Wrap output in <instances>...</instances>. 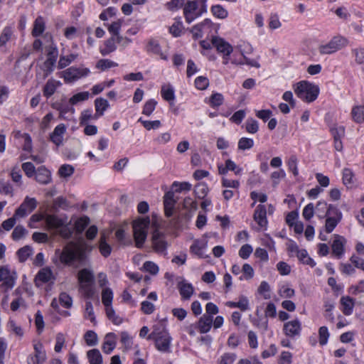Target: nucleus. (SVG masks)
<instances>
[{
  "mask_svg": "<svg viewBox=\"0 0 364 364\" xmlns=\"http://www.w3.org/2000/svg\"><path fill=\"white\" fill-rule=\"evenodd\" d=\"M74 221L73 228H87L90 222L89 217L82 215L76 219H72ZM44 223L46 228H68L71 220H69L68 217L65 215H48L43 213H37L33 214L30 218L31 223ZM31 224H30V226Z\"/></svg>",
  "mask_w": 364,
  "mask_h": 364,
  "instance_id": "f257e3e1",
  "label": "nucleus"
},
{
  "mask_svg": "<svg viewBox=\"0 0 364 364\" xmlns=\"http://www.w3.org/2000/svg\"><path fill=\"white\" fill-rule=\"evenodd\" d=\"M293 87L296 95L308 103L316 100L319 94L318 85L304 80L294 85Z\"/></svg>",
  "mask_w": 364,
  "mask_h": 364,
  "instance_id": "f03ea898",
  "label": "nucleus"
},
{
  "mask_svg": "<svg viewBox=\"0 0 364 364\" xmlns=\"http://www.w3.org/2000/svg\"><path fill=\"white\" fill-rule=\"evenodd\" d=\"M56 233L59 234L63 239L68 240L73 237L75 233L76 237H79L80 250L85 251V253L90 252L94 246L88 244L82 236L85 229H54Z\"/></svg>",
  "mask_w": 364,
  "mask_h": 364,
  "instance_id": "7ed1b4c3",
  "label": "nucleus"
},
{
  "mask_svg": "<svg viewBox=\"0 0 364 364\" xmlns=\"http://www.w3.org/2000/svg\"><path fill=\"white\" fill-rule=\"evenodd\" d=\"M348 40L342 36H333L326 44L318 47V52L321 55H330L347 46Z\"/></svg>",
  "mask_w": 364,
  "mask_h": 364,
  "instance_id": "20e7f679",
  "label": "nucleus"
},
{
  "mask_svg": "<svg viewBox=\"0 0 364 364\" xmlns=\"http://www.w3.org/2000/svg\"><path fill=\"white\" fill-rule=\"evenodd\" d=\"M147 338L155 341L156 348L159 351H169L171 338L166 332L156 333L153 331Z\"/></svg>",
  "mask_w": 364,
  "mask_h": 364,
  "instance_id": "39448f33",
  "label": "nucleus"
},
{
  "mask_svg": "<svg viewBox=\"0 0 364 364\" xmlns=\"http://www.w3.org/2000/svg\"><path fill=\"white\" fill-rule=\"evenodd\" d=\"M90 73V70L87 68L73 66L63 72V77L65 83H71L87 76Z\"/></svg>",
  "mask_w": 364,
  "mask_h": 364,
  "instance_id": "423d86ee",
  "label": "nucleus"
},
{
  "mask_svg": "<svg viewBox=\"0 0 364 364\" xmlns=\"http://www.w3.org/2000/svg\"><path fill=\"white\" fill-rule=\"evenodd\" d=\"M55 256H58L60 262L65 265L72 266L77 261V252L69 245H65L63 250H55Z\"/></svg>",
  "mask_w": 364,
  "mask_h": 364,
  "instance_id": "0eeeda50",
  "label": "nucleus"
},
{
  "mask_svg": "<svg viewBox=\"0 0 364 364\" xmlns=\"http://www.w3.org/2000/svg\"><path fill=\"white\" fill-rule=\"evenodd\" d=\"M160 229H154L151 235V242L155 252H164L167 249V242L165 240V234L159 231Z\"/></svg>",
  "mask_w": 364,
  "mask_h": 364,
  "instance_id": "6e6552de",
  "label": "nucleus"
},
{
  "mask_svg": "<svg viewBox=\"0 0 364 364\" xmlns=\"http://www.w3.org/2000/svg\"><path fill=\"white\" fill-rule=\"evenodd\" d=\"M327 217L325 228H336L342 218L341 213L333 205H329L326 213Z\"/></svg>",
  "mask_w": 364,
  "mask_h": 364,
  "instance_id": "1a4fd4ad",
  "label": "nucleus"
},
{
  "mask_svg": "<svg viewBox=\"0 0 364 364\" xmlns=\"http://www.w3.org/2000/svg\"><path fill=\"white\" fill-rule=\"evenodd\" d=\"M197 4L193 1H188L183 8V14L187 23H191L197 17L201 15L200 11H197Z\"/></svg>",
  "mask_w": 364,
  "mask_h": 364,
  "instance_id": "9d476101",
  "label": "nucleus"
},
{
  "mask_svg": "<svg viewBox=\"0 0 364 364\" xmlns=\"http://www.w3.org/2000/svg\"><path fill=\"white\" fill-rule=\"evenodd\" d=\"M66 129V126L64 124L56 126L53 132L50 134L49 139L50 141L58 147L62 146Z\"/></svg>",
  "mask_w": 364,
  "mask_h": 364,
  "instance_id": "9b49d317",
  "label": "nucleus"
},
{
  "mask_svg": "<svg viewBox=\"0 0 364 364\" xmlns=\"http://www.w3.org/2000/svg\"><path fill=\"white\" fill-rule=\"evenodd\" d=\"M284 333L289 337L299 336L301 331V324L298 318L288 321L284 324Z\"/></svg>",
  "mask_w": 364,
  "mask_h": 364,
  "instance_id": "f8f14e48",
  "label": "nucleus"
},
{
  "mask_svg": "<svg viewBox=\"0 0 364 364\" xmlns=\"http://www.w3.org/2000/svg\"><path fill=\"white\" fill-rule=\"evenodd\" d=\"M212 44L216 48L218 52L223 55H230L233 51L232 46L223 38L213 37Z\"/></svg>",
  "mask_w": 364,
  "mask_h": 364,
  "instance_id": "ddd939ff",
  "label": "nucleus"
},
{
  "mask_svg": "<svg viewBox=\"0 0 364 364\" xmlns=\"http://www.w3.org/2000/svg\"><path fill=\"white\" fill-rule=\"evenodd\" d=\"M35 179L41 184H48L52 181L51 173L46 166H41L36 169Z\"/></svg>",
  "mask_w": 364,
  "mask_h": 364,
  "instance_id": "4468645a",
  "label": "nucleus"
},
{
  "mask_svg": "<svg viewBox=\"0 0 364 364\" xmlns=\"http://www.w3.org/2000/svg\"><path fill=\"white\" fill-rule=\"evenodd\" d=\"M176 201L173 191H168L164 196V206L165 215L170 218L173 215Z\"/></svg>",
  "mask_w": 364,
  "mask_h": 364,
  "instance_id": "2eb2a0df",
  "label": "nucleus"
},
{
  "mask_svg": "<svg viewBox=\"0 0 364 364\" xmlns=\"http://www.w3.org/2000/svg\"><path fill=\"white\" fill-rule=\"evenodd\" d=\"M46 50L47 59L44 64L48 69L53 70V67L55 64L58 58V50L57 47L53 43L46 48Z\"/></svg>",
  "mask_w": 364,
  "mask_h": 364,
  "instance_id": "dca6fc26",
  "label": "nucleus"
},
{
  "mask_svg": "<svg viewBox=\"0 0 364 364\" xmlns=\"http://www.w3.org/2000/svg\"><path fill=\"white\" fill-rule=\"evenodd\" d=\"M117 39L116 36H111L105 41L103 46L100 48V53L103 56L109 55L117 50Z\"/></svg>",
  "mask_w": 364,
  "mask_h": 364,
  "instance_id": "f3484780",
  "label": "nucleus"
},
{
  "mask_svg": "<svg viewBox=\"0 0 364 364\" xmlns=\"http://www.w3.org/2000/svg\"><path fill=\"white\" fill-rule=\"evenodd\" d=\"M254 218L260 228L267 226V209L264 205H257L254 213Z\"/></svg>",
  "mask_w": 364,
  "mask_h": 364,
  "instance_id": "a211bd4d",
  "label": "nucleus"
},
{
  "mask_svg": "<svg viewBox=\"0 0 364 364\" xmlns=\"http://www.w3.org/2000/svg\"><path fill=\"white\" fill-rule=\"evenodd\" d=\"M213 318L212 316L203 314L198 320L196 328L200 333H208L213 326Z\"/></svg>",
  "mask_w": 364,
  "mask_h": 364,
  "instance_id": "6ab92c4d",
  "label": "nucleus"
},
{
  "mask_svg": "<svg viewBox=\"0 0 364 364\" xmlns=\"http://www.w3.org/2000/svg\"><path fill=\"white\" fill-rule=\"evenodd\" d=\"M78 281L81 285H94L95 277L93 272L88 269H82L78 272Z\"/></svg>",
  "mask_w": 364,
  "mask_h": 364,
  "instance_id": "aec40b11",
  "label": "nucleus"
},
{
  "mask_svg": "<svg viewBox=\"0 0 364 364\" xmlns=\"http://www.w3.org/2000/svg\"><path fill=\"white\" fill-rule=\"evenodd\" d=\"M0 282H4L3 285L9 289L14 286V278L10 274V270L6 266L0 267Z\"/></svg>",
  "mask_w": 364,
  "mask_h": 364,
  "instance_id": "412c9836",
  "label": "nucleus"
},
{
  "mask_svg": "<svg viewBox=\"0 0 364 364\" xmlns=\"http://www.w3.org/2000/svg\"><path fill=\"white\" fill-rule=\"evenodd\" d=\"M179 293L184 300L189 299L193 294L194 289L191 284L186 282L184 280L179 282L177 284Z\"/></svg>",
  "mask_w": 364,
  "mask_h": 364,
  "instance_id": "4be33fe9",
  "label": "nucleus"
},
{
  "mask_svg": "<svg viewBox=\"0 0 364 364\" xmlns=\"http://www.w3.org/2000/svg\"><path fill=\"white\" fill-rule=\"evenodd\" d=\"M146 51L159 55L163 60H166L168 59L167 55L162 52L159 41L156 39L151 38L149 41L146 46Z\"/></svg>",
  "mask_w": 364,
  "mask_h": 364,
  "instance_id": "5701e85b",
  "label": "nucleus"
},
{
  "mask_svg": "<svg viewBox=\"0 0 364 364\" xmlns=\"http://www.w3.org/2000/svg\"><path fill=\"white\" fill-rule=\"evenodd\" d=\"M147 235V229H133V237L136 247L141 248L143 247L146 240Z\"/></svg>",
  "mask_w": 364,
  "mask_h": 364,
  "instance_id": "b1692460",
  "label": "nucleus"
},
{
  "mask_svg": "<svg viewBox=\"0 0 364 364\" xmlns=\"http://www.w3.org/2000/svg\"><path fill=\"white\" fill-rule=\"evenodd\" d=\"M46 29V22L43 16H38L33 22L31 34L33 37H38L43 34Z\"/></svg>",
  "mask_w": 364,
  "mask_h": 364,
  "instance_id": "393cba45",
  "label": "nucleus"
},
{
  "mask_svg": "<svg viewBox=\"0 0 364 364\" xmlns=\"http://www.w3.org/2000/svg\"><path fill=\"white\" fill-rule=\"evenodd\" d=\"M344 238L341 236L336 235L332 244V251L333 253L337 257V258L340 259L343 253V240Z\"/></svg>",
  "mask_w": 364,
  "mask_h": 364,
  "instance_id": "a878e982",
  "label": "nucleus"
},
{
  "mask_svg": "<svg viewBox=\"0 0 364 364\" xmlns=\"http://www.w3.org/2000/svg\"><path fill=\"white\" fill-rule=\"evenodd\" d=\"M53 277V272L49 267L41 269L35 277V283L36 286H39L38 281L43 283L48 282Z\"/></svg>",
  "mask_w": 364,
  "mask_h": 364,
  "instance_id": "bb28decb",
  "label": "nucleus"
},
{
  "mask_svg": "<svg viewBox=\"0 0 364 364\" xmlns=\"http://www.w3.org/2000/svg\"><path fill=\"white\" fill-rule=\"evenodd\" d=\"M341 304L343 306V313L346 316L350 315L354 307L355 299L348 296H342Z\"/></svg>",
  "mask_w": 364,
  "mask_h": 364,
  "instance_id": "cd10ccee",
  "label": "nucleus"
},
{
  "mask_svg": "<svg viewBox=\"0 0 364 364\" xmlns=\"http://www.w3.org/2000/svg\"><path fill=\"white\" fill-rule=\"evenodd\" d=\"M87 357L90 364H102L103 359L100 350L93 348L87 352Z\"/></svg>",
  "mask_w": 364,
  "mask_h": 364,
  "instance_id": "c85d7f7f",
  "label": "nucleus"
},
{
  "mask_svg": "<svg viewBox=\"0 0 364 364\" xmlns=\"http://www.w3.org/2000/svg\"><path fill=\"white\" fill-rule=\"evenodd\" d=\"M108 338H116L114 333H108L105 336V341L102 345V350L106 354H110L116 347V342L114 341L107 340Z\"/></svg>",
  "mask_w": 364,
  "mask_h": 364,
  "instance_id": "c756f323",
  "label": "nucleus"
},
{
  "mask_svg": "<svg viewBox=\"0 0 364 364\" xmlns=\"http://www.w3.org/2000/svg\"><path fill=\"white\" fill-rule=\"evenodd\" d=\"M109 102L107 100L100 97L95 100L96 114L100 117L104 114V112L108 108Z\"/></svg>",
  "mask_w": 364,
  "mask_h": 364,
  "instance_id": "7c9ffc66",
  "label": "nucleus"
},
{
  "mask_svg": "<svg viewBox=\"0 0 364 364\" xmlns=\"http://www.w3.org/2000/svg\"><path fill=\"white\" fill-rule=\"evenodd\" d=\"M99 249L100 253L105 257H107L111 254L112 247L106 241V235L105 232L101 234Z\"/></svg>",
  "mask_w": 364,
  "mask_h": 364,
  "instance_id": "2f4dec72",
  "label": "nucleus"
},
{
  "mask_svg": "<svg viewBox=\"0 0 364 364\" xmlns=\"http://www.w3.org/2000/svg\"><path fill=\"white\" fill-rule=\"evenodd\" d=\"M99 117L96 114H92V110L91 109H85L81 112L80 117V124L83 126L84 124H87L91 120H97Z\"/></svg>",
  "mask_w": 364,
  "mask_h": 364,
  "instance_id": "473e14b6",
  "label": "nucleus"
},
{
  "mask_svg": "<svg viewBox=\"0 0 364 364\" xmlns=\"http://www.w3.org/2000/svg\"><path fill=\"white\" fill-rule=\"evenodd\" d=\"M161 94L166 101L173 102L175 100L174 90L171 85H162Z\"/></svg>",
  "mask_w": 364,
  "mask_h": 364,
  "instance_id": "72a5a7b5",
  "label": "nucleus"
},
{
  "mask_svg": "<svg viewBox=\"0 0 364 364\" xmlns=\"http://www.w3.org/2000/svg\"><path fill=\"white\" fill-rule=\"evenodd\" d=\"M352 117L356 123L364 122V105L355 106L351 112Z\"/></svg>",
  "mask_w": 364,
  "mask_h": 364,
  "instance_id": "f704fd0d",
  "label": "nucleus"
},
{
  "mask_svg": "<svg viewBox=\"0 0 364 364\" xmlns=\"http://www.w3.org/2000/svg\"><path fill=\"white\" fill-rule=\"evenodd\" d=\"M78 57V54L77 53H71L68 55H61L60 57L58 67L59 69H63L68 66L71 63H73L75 59Z\"/></svg>",
  "mask_w": 364,
  "mask_h": 364,
  "instance_id": "c9c22d12",
  "label": "nucleus"
},
{
  "mask_svg": "<svg viewBox=\"0 0 364 364\" xmlns=\"http://www.w3.org/2000/svg\"><path fill=\"white\" fill-rule=\"evenodd\" d=\"M150 223L149 216H138L132 221V228H149Z\"/></svg>",
  "mask_w": 364,
  "mask_h": 364,
  "instance_id": "e433bc0d",
  "label": "nucleus"
},
{
  "mask_svg": "<svg viewBox=\"0 0 364 364\" xmlns=\"http://www.w3.org/2000/svg\"><path fill=\"white\" fill-rule=\"evenodd\" d=\"M299 218V213L296 210H293L289 213L286 217V223L290 227L293 228H303V224L300 223L297 225V220Z\"/></svg>",
  "mask_w": 364,
  "mask_h": 364,
  "instance_id": "4c0bfd02",
  "label": "nucleus"
},
{
  "mask_svg": "<svg viewBox=\"0 0 364 364\" xmlns=\"http://www.w3.org/2000/svg\"><path fill=\"white\" fill-rule=\"evenodd\" d=\"M70 207L69 201L63 196L57 197L54 199L53 203V209L55 210L61 208L63 210H68Z\"/></svg>",
  "mask_w": 364,
  "mask_h": 364,
  "instance_id": "58836bf2",
  "label": "nucleus"
},
{
  "mask_svg": "<svg viewBox=\"0 0 364 364\" xmlns=\"http://www.w3.org/2000/svg\"><path fill=\"white\" fill-rule=\"evenodd\" d=\"M33 254V249L29 245L20 248L16 255L20 262H24Z\"/></svg>",
  "mask_w": 364,
  "mask_h": 364,
  "instance_id": "ea45409f",
  "label": "nucleus"
},
{
  "mask_svg": "<svg viewBox=\"0 0 364 364\" xmlns=\"http://www.w3.org/2000/svg\"><path fill=\"white\" fill-rule=\"evenodd\" d=\"M241 54L243 57L242 59L237 60V59L234 58L232 60V63L235 64V65L247 64L250 66L255 67L257 68H260V64L256 60L247 58L246 56L244 55L242 52L241 53Z\"/></svg>",
  "mask_w": 364,
  "mask_h": 364,
  "instance_id": "a19ab883",
  "label": "nucleus"
},
{
  "mask_svg": "<svg viewBox=\"0 0 364 364\" xmlns=\"http://www.w3.org/2000/svg\"><path fill=\"white\" fill-rule=\"evenodd\" d=\"M343 183L348 188L351 187L354 183V174L350 168H344L343 171Z\"/></svg>",
  "mask_w": 364,
  "mask_h": 364,
  "instance_id": "79ce46f5",
  "label": "nucleus"
},
{
  "mask_svg": "<svg viewBox=\"0 0 364 364\" xmlns=\"http://www.w3.org/2000/svg\"><path fill=\"white\" fill-rule=\"evenodd\" d=\"M102 303L106 308L112 306L113 292L110 288H105L102 292Z\"/></svg>",
  "mask_w": 364,
  "mask_h": 364,
  "instance_id": "37998d69",
  "label": "nucleus"
},
{
  "mask_svg": "<svg viewBox=\"0 0 364 364\" xmlns=\"http://www.w3.org/2000/svg\"><path fill=\"white\" fill-rule=\"evenodd\" d=\"M198 242H200L199 240H194L193 243L190 247V251L191 253L197 255L198 257L203 258L204 255L203 250L205 247V242H203L201 245H198Z\"/></svg>",
  "mask_w": 364,
  "mask_h": 364,
  "instance_id": "c03bdc74",
  "label": "nucleus"
},
{
  "mask_svg": "<svg viewBox=\"0 0 364 364\" xmlns=\"http://www.w3.org/2000/svg\"><path fill=\"white\" fill-rule=\"evenodd\" d=\"M84 339L89 346H95L98 343L97 334L92 330H89L85 333Z\"/></svg>",
  "mask_w": 364,
  "mask_h": 364,
  "instance_id": "a18cd8bd",
  "label": "nucleus"
},
{
  "mask_svg": "<svg viewBox=\"0 0 364 364\" xmlns=\"http://www.w3.org/2000/svg\"><path fill=\"white\" fill-rule=\"evenodd\" d=\"M211 12L214 16L221 19L225 18L228 15V11L219 4L213 6Z\"/></svg>",
  "mask_w": 364,
  "mask_h": 364,
  "instance_id": "49530a36",
  "label": "nucleus"
},
{
  "mask_svg": "<svg viewBox=\"0 0 364 364\" xmlns=\"http://www.w3.org/2000/svg\"><path fill=\"white\" fill-rule=\"evenodd\" d=\"M10 176L12 179V181L16 183L18 186H21L22 185V174H21V170L18 167V166H15L12 168Z\"/></svg>",
  "mask_w": 364,
  "mask_h": 364,
  "instance_id": "de8ad7c7",
  "label": "nucleus"
},
{
  "mask_svg": "<svg viewBox=\"0 0 364 364\" xmlns=\"http://www.w3.org/2000/svg\"><path fill=\"white\" fill-rule=\"evenodd\" d=\"M13 35V29L11 26L5 27L0 35V46H5Z\"/></svg>",
  "mask_w": 364,
  "mask_h": 364,
  "instance_id": "09e8293b",
  "label": "nucleus"
},
{
  "mask_svg": "<svg viewBox=\"0 0 364 364\" xmlns=\"http://www.w3.org/2000/svg\"><path fill=\"white\" fill-rule=\"evenodd\" d=\"M122 25V20L121 19H118L117 21L112 23L110 25H108L107 29L109 33L112 34L111 36H116V38H117L119 36H120L119 32Z\"/></svg>",
  "mask_w": 364,
  "mask_h": 364,
  "instance_id": "8fccbe9b",
  "label": "nucleus"
},
{
  "mask_svg": "<svg viewBox=\"0 0 364 364\" xmlns=\"http://www.w3.org/2000/svg\"><path fill=\"white\" fill-rule=\"evenodd\" d=\"M117 240L124 246L132 245V240L130 237H126L124 229H117L115 233Z\"/></svg>",
  "mask_w": 364,
  "mask_h": 364,
  "instance_id": "3c124183",
  "label": "nucleus"
},
{
  "mask_svg": "<svg viewBox=\"0 0 364 364\" xmlns=\"http://www.w3.org/2000/svg\"><path fill=\"white\" fill-rule=\"evenodd\" d=\"M118 64L111 60L109 59H101L97 61L96 64V68L104 71L107 69L117 67Z\"/></svg>",
  "mask_w": 364,
  "mask_h": 364,
  "instance_id": "603ef678",
  "label": "nucleus"
},
{
  "mask_svg": "<svg viewBox=\"0 0 364 364\" xmlns=\"http://www.w3.org/2000/svg\"><path fill=\"white\" fill-rule=\"evenodd\" d=\"M90 93L88 92H81L74 95L69 100V103L71 105H76L77 103L88 100Z\"/></svg>",
  "mask_w": 364,
  "mask_h": 364,
  "instance_id": "864d4df0",
  "label": "nucleus"
},
{
  "mask_svg": "<svg viewBox=\"0 0 364 364\" xmlns=\"http://www.w3.org/2000/svg\"><path fill=\"white\" fill-rule=\"evenodd\" d=\"M56 88L57 85L55 81L51 80H48L43 88L44 96L48 98L50 97L55 93Z\"/></svg>",
  "mask_w": 364,
  "mask_h": 364,
  "instance_id": "5fc2aeb1",
  "label": "nucleus"
},
{
  "mask_svg": "<svg viewBox=\"0 0 364 364\" xmlns=\"http://www.w3.org/2000/svg\"><path fill=\"white\" fill-rule=\"evenodd\" d=\"M37 204L38 203L35 198L26 196L21 205L31 213L37 207Z\"/></svg>",
  "mask_w": 364,
  "mask_h": 364,
  "instance_id": "6e6d98bb",
  "label": "nucleus"
},
{
  "mask_svg": "<svg viewBox=\"0 0 364 364\" xmlns=\"http://www.w3.org/2000/svg\"><path fill=\"white\" fill-rule=\"evenodd\" d=\"M245 129L250 134H255L259 130V124L257 120L250 118L245 122Z\"/></svg>",
  "mask_w": 364,
  "mask_h": 364,
  "instance_id": "4d7b16f0",
  "label": "nucleus"
},
{
  "mask_svg": "<svg viewBox=\"0 0 364 364\" xmlns=\"http://www.w3.org/2000/svg\"><path fill=\"white\" fill-rule=\"evenodd\" d=\"M35 350V356L43 363L46 360V353L43 350V346L41 343L38 342L33 346Z\"/></svg>",
  "mask_w": 364,
  "mask_h": 364,
  "instance_id": "13d9d810",
  "label": "nucleus"
},
{
  "mask_svg": "<svg viewBox=\"0 0 364 364\" xmlns=\"http://www.w3.org/2000/svg\"><path fill=\"white\" fill-rule=\"evenodd\" d=\"M237 146H238V149L242 150V151L250 149L254 146V141H253V139H252L250 138L242 137L238 141Z\"/></svg>",
  "mask_w": 364,
  "mask_h": 364,
  "instance_id": "bf43d9fd",
  "label": "nucleus"
},
{
  "mask_svg": "<svg viewBox=\"0 0 364 364\" xmlns=\"http://www.w3.org/2000/svg\"><path fill=\"white\" fill-rule=\"evenodd\" d=\"M224 97L220 93H213L209 100V104L212 107H218L223 105Z\"/></svg>",
  "mask_w": 364,
  "mask_h": 364,
  "instance_id": "052dcab7",
  "label": "nucleus"
},
{
  "mask_svg": "<svg viewBox=\"0 0 364 364\" xmlns=\"http://www.w3.org/2000/svg\"><path fill=\"white\" fill-rule=\"evenodd\" d=\"M351 52L357 64H364V47L353 48Z\"/></svg>",
  "mask_w": 364,
  "mask_h": 364,
  "instance_id": "680f3d73",
  "label": "nucleus"
},
{
  "mask_svg": "<svg viewBox=\"0 0 364 364\" xmlns=\"http://www.w3.org/2000/svg\"><path fill=\"white\" fill-rule=\"evenodd\" d=\"M74 167L69 164H63L62 165L59 170L58 174L60 177L68 178L70 177L74 173Z\"/></svg>",
  "mask_w": 364,
  "mask_h": 364,
  "instance_id": "e2e57ef3",
  "label": "nucleus"
},
{
  "mask_svg": "<svg viewBox=\"0 0 364 364\" xmlns=\"http://www.w3.org/2000/svg\"><path fill=\"white\" fill-rule=\"evenodd\" d=\"M106 314L107 318L115 325H119L122 323V318L115 314L114 309L110 306L106 308Z\"/></svg>",
  "mask_w": 364,
  "mask_h": 364,
  "instance_id": "0e129e2a",
  "label": "nucleus"
},
{
  "mask_svg": "<svg viewBox=\"0 0 364 364\" xmlns=\"http://www.w3.org/2000/svg\"><path fill=\"white\" fill-rule=\"evenodd\" d=\"M14 188L9 182L0 181V193L13 196Z\"/></svg>",
  "mask_w": 364,
  "mask_h": 364,
  "instance_id": "69168bd1",
  "label": "nucleus"
},
{
  "mask_svg": "<svg viewBox=\"0 0 364 364\" xmlns=\"http://www.w3.org/2000/svg\"><path fill=\"white\" fill-rule=\"evenodd\" d=\"M59 301L60 304L66 309H70L73 305V299L71 296L65 292L60 294Z\"/></svg>",
  "mask_w": 364,
  "mask_h": 364,
  "instance_id": "338daca9",
  "label": "nucleus"
},
{
  "mask_svg": "<svg viewBox=\"0 0 364 364\" xmlns=\"http://www.w3.org/2000/svg\"><path fill=\"white\" fill-rule=\"evenodd\" d=\"M157 102L155 100L151 99L146 102L142 113L146 116H150L155 109Z\"/></svg>",
  "mask_w": 364,
  "mask_h": 364,
  "instance_id": "774afa93",
  "label": "nucleus"
}]
</instances>
